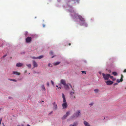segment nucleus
I'll use <instances>...</instances> for the list:
<instances>
[{"instance_id": "nucleus-1", "label": "nucleus", "mask_w": 126, "mask_h": 126, "mask_svg": "<svg viewBox=\"0 0 126 126\" xmlns=\"http://www.w3.org/2000/svg\"><path fill=\"white\" fill-rule=\"evenodd\" d=\"M74 3H79V0H71L70 1L67 0V7L69 8L68 9L69 11L70 12V14L72 18L74 21L78 22V23L81 26H83L85 27H87L88 25L85 21V19L83 18L80 15H79L78 14L75 13V12L73 10L71 6H70L69 4V2L72 3L73 2Z\"/></svg>"}, {"instance_id": "nucleus-2", "label": "nucleus", "mask_w": 126, "mask_h": 126, "mask_svg": "<svg viewBox=\"0 0 126 126\" xmlns=\"http://www.w3.org/2000/svg\"><path fill=\"white\" fill-rule=\"evenodd\" d=\"M62 98L63 99V103L62 104V106L63 109H65L67 108L68 105L66 102L65 96L63 93H62Z\"/></svg>"}, {"instance_id": "nucleus-3", "label": "nucleus", "mask_w": 126, "mask_h": 126, "mask_svg": "<svg viewBox=\"0 0 126 126\" xmlns=\"http://www.w3.org/2000/svg\"><path fill=\"white\" fill-rule=\"evenodd\" d=\"M80 110H78L71 117V119H73L79 117L81 115Z\"/></svg>"}, {"instance_id": "nucleus-4", "label": "nucleus", "mask_w": 126, "mask_h": 126, "mask_svg": "<svg viewBox=\"0 0 126 126\" xmlns=\"http://www.w3.org/2000/svg\"><path fill=\"white\" fill-rule=\"evenodd\" d=\"M103 76L105 80H108L110 77V74L102 73Z\"/></svg>"}, {"instance_id": "nucleus-5", "label": "nucleus", "mask_w": 126, "mask_h": 126, "mask_svg": "<svg viewBox=\"0 0 126 126\" xmlns=\"http://www.w3.org/2000/svg\"><path fill=\"white\" fill-rule=\"evenodd\" d=\"M53 105V109L54 110H56L58 108L57 105L55 102H53L52 103Z\"/></svg>"}, {"instance_id": "nucleus-6", "label": "nucleus", "mask_w": 126, "mask_h": 126, "mask_svg": "<svg viewBox=\"0 0 126 126\" xmlns=\"http://www.w3.org/2000/svg\"><path fill=\"white\" fill-rule=\"evenodd\" d=\"M105 82L107 85H110L112 84L113 83V82L112 81L110 80H108L105 81Z\"/></svg>"}, {"instance_id": "nucleus-7", "label": "nucleus", "mask_w": 126, "mask_h": 126, "mask_svg": "<svg viewBox=\"0 0 126 126\" xmlns=\"http://www.w3.org/2000/svg\"><path fill=\"white\" fill-rule=\"evenodd\" d=\"M32 40V38L30 37H28L26 39V41L27 43H28L30 42Z\"/></svg>"}, {"instance_id": "nucleus-8", "label": "nucleus", "mask_w": 126, "mask_h": 126, "mask_svg": "<svg viewBox=\"0 0 126 126\" xmlns=\"http://www.w3.org/2000/svg\"><path fill=\"white\" fill-rule=\"evenodd\" d=\"M70 94L71 96V97L72 98H75V94L74 92H70Z\"/></svg>"}, {"instance_id": "nucleus-9", "label": "nucleus", "mask_w": 126, "mask_h": 126, "mask_svg": "<svg viewBox=\"0 0 126 126\" xmlns=\"http://www.w3.org/2000/svg\"><path fill=\"white\" fill-rule=\"evenodd\" d=\"M23 64L20 63H17L16 66L18 67H22Z\"/></svg>"}, {"instance_id": "nucleus-10", "label": "nucleus", "mask_w": 126, "mask_h": 126, "mask_svg": "<svg viewBox=\"0 0 126 126\" xmlns=\"http://www.w3.org/2000/svg\"><path fill=\"white\" fill-rule=\"evenodd\" d=\"M60 81L61 83L63 86L66 84L65 80L64 79H61Z\"/></svg>"}, {"instance_id": "nucleus-11", "label": "nucleus", "mask_w": 126, "mask_h": 126, "mask_svg": "<svg viewBox=\"0 0 126 126\" xmlns=\"http://www.w3.org/2000/svg\"><path fill=\"white\" fill-rule=\"evenodd\" d=\"M12 74H15L17 75H20V73L19 72H18L17 71H13L12 72Z\"/></svg>"}, {"instance_id": "nucleus-12", "label": "nucleus", "mask_w": 126, "mask_h": 126, "mask_svg": "<svg viewBox=\"0 0 126 126\" xmlns=\"http://www.w3.org/2000/svg\"><path fill=\"white\" fill-rule=\"evenodd\" d=\"M83 123L85 126H91L89 123L86 121H84Z\"/></svg>"}, {"instance_id": "nucleus-13", "label": "nucleus", "mask_w": 126, "mask_h": 126, "mask_svg": "<svg viewBox=\"0 0 126 126\" xmlns=\"http://www.w3.org/2000/svg\"><path fill=\"white\" fill-rule=\"evenodd\" d=\"M123 76L122 75H121V77L120 80L119 79H118L117 80V82L118 83H119L120 82H122L123 80Z\"/></svg>"}, {"instance_id": "nucleus-14", "label": "nucleus", "mask_w": 126, "mask_h": 126, "mask_svg": "<svg viewBox=\"0 0 126 126\" xmlns=\"http://www.w3.org/2000/svg\"><path fill=\"white\" fill-rule=\"evenodd\" d=\"M41 88L43 91H45L46 89L44 85H41Z\"/></svg>"}, {"instance_id": "nucleus-15", "label": "nucleus", "mask_w": 126, "mask_h": 126, "mask_svg": "<svg viewBox=\"0 0 126 126\" xmlns=\"http://www.w3.org/2000/svg\"><path fill=\"white\" fill-rule=\"evenodd\" d=\"M33 63L34 67H36L38 66V65L35 61H33Z\"/></svg>"}, {"instance_id": "nucleus-16", "label": "nucleus", "mask_w": 126, "mask_h": 126, "mask_svg": "<svg viewBox=\"0 0 126 126\" xmlns=\"http://www.w3.org/2000/svg\"><path fill=\"white\" fill-rule=\"evenodd\" d=\"M78 125V123L77 122H74L73 125L70 124V126H77Z\"/></svg>"}, {"instance_id": "nucleus-17", "label": "nucleus", "mask_w": 126, "mask_h": 126, "mask_svg": "<svg viewBox=\"0 0 126 126\" xmlns=\"http://www.w3.org/2000/svg\"><path fill=\"white\" fill-rule=\"evenodd\" d=\"M63 86H64V88L66 89H69V85L68 84H66L64 85Z\"/></svg>"}, {"instance_id": "nucleus-18", "label": "nucleus", "mask_w": 126, "mask_h": 126, "mask_svg": "<svg viewBox=\"0 0 126 126\" xmlns=\"http://www.w3.org/2000/svg\"><path fill=\"white\" fill-rule=\"evenodd\" d=\"M60 62H57L54 63V64L55 65H58L60 63Z\"/></svg>"}, {"instance_id": "nucleus-19", "label": "nucleus", "mask_w": 126, "mask_h": 126, "mask_svg": "<svg viewBox=\"0 0 126 126\" xmlns=\"http://www.w3.org/2000/svg\"><path fill=\"white\" fill-rule=\"evenodd\" d=\"M43 57H44V56L43 55H41L38 57L37 59H41L42 58H43Z\"/></svg>"}, {"instance_id": "nucleus-20", "label": "nucleus", "mask_w": 126, "mask_h": 126, "mask_svg": "<svg viewBox=\"0 0 126 126\" xmlns=\"http://www.w3.org/2000/svg\"><path fill=\"white\" fill-rule=\"evenodd\" d=\"M67 117V116H66L65 115H64L62 117V119L63 120H64L65 119L66 117Z\"/></svg>"}, {"instance_id": "nucleus-21", "label": "nucleus", "mask_w": 126, "mask_h": 126, "mask_svg": "<svg viewBox=\"0 0 126 126\" xmlns=\"http://www.w3.org/2000/svg\"><path fill=\"white\" fill-rule=\"evenodd\" d=\"M112 74L115 76H116L117 74L116 72H113L112 73Z\"/></svg>"}, {"instance_id": "nucleus-22", "label": "nucleus", "mask_w": 126, "mask_h": 126, "mask_svg": "<svg viewBox=\"0 0 126 126\" xmlns=\"http://www.w3.org/2000/svg\"><path fill=\"white\" fill-rule=\"evenodd\" d=\"M70 114V112H67L65 115H66V116L67 117Z\"/></svg>"}, {"instance_id": "nucleus-23", "label": "nucleus", "mask_w": 126, "mask_h": 126, "mask_svg": "<svg viewBox=\"0 0 126 126\" xmlns=\"http://www.w3.org/2000/svg\"><path fill=\"white\" fill-rule=\"evenodd\" d=\"M8 79L10 81H13L15 82H16L17 81L15 79Z\"/></svg>"}, {"instance_id": "nucleus-24", "label": "nucleus", "mask_w": 126, "mask_h": 126, "mask_svg": "<svg viewBox=\"0 0 126 126\" xmlns=\"http://www.w3.org/2000/svg\"><path fill=\"white\" fill-rule=\"evenodd\" d=\"M99 91V90L98 89H96L94 90V91L96 93H98Z\"/></svg>"}, {"instance_id": "nucleus-25", "label": "nucleus", "mask_w": 126, "mask_h": 126, "mask_svg": "<svg viewBox=\"0 0 126 126\" xmlns=\"http://www.w3.org/2000/svg\"><path fill=\"white\" fill-rule=\"evenodd\" d=\"M26 65L29 68H30L31 67V64H27Z\"/></svg>"}, {"instance_id": "nucleus-26", "label": "nucleus", "mask_w": 126, "mask_h": 126, "mask_svg": "<svg viewBox=\"0 0 126 126\" xmlns=\"http://www.w3.org/2000/svg\"><path fill=\"white\" fill-rule=\"evenodd\" d=\"M94 104V103H93V102H92V103H90L89 104V105L90 106H92L93 104Z\"/></svg>"}, {"instance_id": "nucleus-27", "label": "nucleus", "mask_w": 126, "mask_h": 126, "mask_svg": "<svg viewBox=\"0 0 126 126\" xmlns=\"http://www.w3.org/2000/svg\"><path fill=\"white\" fill-rule=\"evenodd\" d=\"M51 83L52 84V85H54V82L52 81V80L51 81Z\"/></svg>"}, {"instance_id": "nucleus-28", "label": "nucleus", "mask_w": 126, "mask_h": 126, "mask_svg": "<svg viewBox=\"0 0 126 126\" xmlns=\"http://www.w3.org/2000/svg\"><path fill=\"white\" fill-rule=\"evenodd\" d=\"M110 78L111 79H113V76H110Z\"/></svg>"}, {"instance_id": "nucleus-29", "label": "nucleus", "mask_w": 126, "mask_h": 126, "mask_svg": "<svg viewBox=\"0 0 126 126\" xmlns=\"http://www.w3.org/2000/svg\"><path fill=\"white\" fill-rule=\"evenodd\" d=\"M2 120V118H0V125L1 124V123Z\"/></svg>"}, {"instance_id": "nucleus-30", "label": "nucleus", "mask_w": 126, "mask_h": 126, "mask_svg": "<svg viewBox=\"0 0 126 126\" xmlns=\"http://www.w3.org/2000/svg\"><path fill=\"white\" fill-rule=\"evenodd\" d=\"M7 55V54H5V55H4L3 57H2V58H4V57H5Z\"/></svg>"}, {"instance_id": "nucleus-31", "label": "nucleus", "mask_w": 126, "mask_h": 126, "mask_svg": "<svg viewBox=\"0 0 126 126\" xmlns=\"http://www.w3.org/2000/svg\"><path fill=\"white\" fill-rule=\"evenodd\" d=\"M51 64L50 63H49L48 65V66L49 67H52V66H51Z\"/></svg>"}, {"instance_id": "nucleus-32", "label": "nucleus", "mask_w": 126, "mask_h": 126, "mask_svg": "<svg viewBox=\"0 0 126 126\" xmlns=\"http://www.w3.org/2000/svg\"><path fill=\"white\" fill-rule=\"evenodd\" d=\"M53 52L52 51H51L50 52V54L51 55H53Z\"/></svg>"}, {"instance_id": "nucleus-33", "label": "nucleus", "mask_w": 126, "mask_h": 126, "mask_svg": "<svg viewBox=\"0 0 126 126\" xmlns=\"http://www.w3.org/2000/svg\"><path fill=\"white\" fill-rule=\"evenodd\" d=\"M47 86H49V82H48L47 83Z\"/></svg>"}, {"instance_id": "nucleus-34", "label": "nucleus", "mask_w": 126, "mask_h": 126, "mask_svg": "<svg viewBox=\"0 0 126 126\" xmlns=\"http://www.w3.org/2000/svg\"><path fill=\"white\" fill-rule=\"evenodd\" d=\"M82 73L83 74L84 73H85V74H86V72L85 71H82Z\"/></svg>"}, {"instance_id": "nucleus-35", "label": "nucleus", "mask_w": 126, "mask_h": 126, "mask_svg": "<svg viewBox=\"0 0 126 126\" xmlns=\"http://www.w3.org/2000/svg\"><path fill=\"white\" fill-rule=\"evenodd\" d=\"M32 58L33 59H37V57H32Z\"/></svg>"}, {"instance_id": "nucleus-36", "label": "nucleus", "mask_w": 126, "mask_h": 126, "mask_svg": "<svg viewBox=\"0 0 126 126\" xmlns=\"http://www.w3.org/2000/svg\"><path fill=\"white\" fill-rule=\"evenodd\" d=\"M28 33V32H25V35H26Z\"/></svg>"}, {"instance_id": "nucleus-37", "label": "nucleus", "mask_w": 126, "mask_h": 126, "mask_svg": "<svg viewBox=\"0 0 126 126\" xmlns=\"http://www.w3.org/2000/svg\"><path fill=\"white\" fill-rule=\"evenodd\" d=\"M117 84H118V83H115L113 85H117Z\"/></svg>"}, {"instance_id": "nucleus-38", "label": "nucleus", "mask_w": 126, "mask_h": 126, "mask_svg": "<svg viewBox=\"0 0 126 126\" xmlns=\"http://www.w3.org/2000/svg\"><path fill=\"white\" fill-rule=\"evenodd\" d=\"M115 80H116V79L114 78H113V79H112V80L113 81Z\"/></svg>"}, {"instance_id": "nucleus-39", "label": "nucleus", "mask_w": 126, "mask_h": 126, "mask_svg": "<svg viewBox=\"0 0 126 126\" xmlns=\"http://www.w3.org/2000/svg\"><path fill=\"white\" fill-rule=\"evenodd\" d=\"M52 111H51L50 113L49 114V115H50L52 113Z\"/></svg>"}, {"instance_id": "nucleus-40", "label": "nucleus", "mask_w": 126, "mask_h": 126, "mask_svg": "<svg viewBox=\"0 0 126 126\" xmlns=\"http://www.w3.org/2000/svg\"><path fill=\"white\" fill-rule=\"evenodd\" d=\"M69 84V85L71 87V88H72V86L70 84Z\"/></svg>"}, {"instance_id": "nucleus-41", "label": "nucleus", "mask_w": 126, "mask_h": 126, "mask_svg": "<svg viewBox=\"0 0 126 126\" xmlns=\"http://www.w3.org/2000/svg\"><path fill=\"white\" fill-rule=\"evenodd\" d=\"M124 72H126V69H125L124 71Z\"/></svg>"}, {"instance_id": "nucleus-42", "label": "nucleus", "mask_w": 126, "mask_h": 126, "mask_svg": "<svg viewBox=\"0 0 126 126\" xmlns=\"http://www.w3.org/2000/svg\"><path fill=\"white\" fill-rule=\"evenodd\" d=\"M2 124H3V126H5V125L4 124V123H2Z\"/></svg>"}, {"instance_id": "nucleus-43", "label": "nucleus", "mask_w": 126, "mask_h": 126, "mask_svg": "<svg viewBox=\"0 0 126 126\" xmlns=\"http://www.w3.org/2000/svg\"><path fill=\"white\" fill-rule=\"evenodd\" d=\"M99 73L100 74H101V72H99Z\"/></svg>"}, {"instance_id": "nucleus-44", "label": "nucleus", "mask_w": 126, "mask_h": 126, "mask_svg": "<svg viewBox=\"0 0 126 126\" xmlns=\"http://www.w3.org/2000/svg\"><path fill=\"white\" fill-rule=\"evenodd\" d=\"M43 27H45V25H44V24H43Z\"/></svg>"}, {"instance_id": "nucleus-45", "label": "nucleus", "mask_w": 126, "mask_h": 126, "mask_svg": "<svg viewBox=\"0 0 126 126\" xmlns=\"http://www.w3.org/2000/svg\"><path fill=\"white\" fill-rule=\"evenodd\" d=\"M58 2H60V0H58Z\"/></svg>"}, {"instance_id": "nucleus-46", "label": "nucleus", "mask_w": 126, "mask_h": 126, "mask_svg": "<svg viewBox=\"0 0 126 126\" xmlns=\"http://www.w3.org/2000/svg\"><path fill=\"white\" fill-rule=\"evenodd\" d=\"M27 71H26V70L25 71V73H27Z\"/></svg>"}, {"instance_id": "nucleus-47", "label": "nucleus", "mask_w": 126, "mask_h": 126, "mask_svg": "<svg viewBox=\"0 0 126 126\" xmlns=\"http://www.w3.org/2000/svg\"><path fill=\"white\" fill-rule=\"evenodd\" d=\"M17 126H21L20 125H18Z\"/></svg>"}, {"instance_id": "nucleus-48", "label": "nucleus", "mask_w": 126, "mask_h": 126, "mask_svg": "<svg viewBox=\"0 0 126 126\" xmlns=\"http://www.w3.org/2000/svg\"><path fill=\"white\" fill-rule=\"evenodd\" d=\"M54 56H53L52 57V58H53L54 57Z\"/></svg>"}, {"instance_id": "nucleus-49", "label": "nucleus", "mask_w": 126, "mask_h": 126, "mask_svg": "<svg viewBox=\"0 0 126 126\" xmlns=\"http://www.w3.org/2000/svg\"><path fill=\"white\" fill-rule=\"evenodd\" d=\"M58 88H60V87H58Z\"/></svg>"}, {"instance_id": "nucleus-50", "label": "nucleus", "mask_w": 126, "mask_h": 126, "mask_svg": "<svg viewBox=\"0 0 126 126\" xmlns=\"http://www.w3.org/2000/svg\"><path fill=\"white\" fill-rule=\"evenodd\" d=\"M71 45V44H70V43H69V45Z\"/></svg>"}, {"instance_id": "nucleus-51", "label": "nucleus", "mask_w": 126, "mask_h": 126, "mask_svg": "<svg viewBox=\"0 0 126 126\" xmlns=\"http://www.w3.org/2000/svg\"><path fill=\"white\" fill-rule=\"evenodd\" d=\"M21 125L22 126H23V124H22Z\"/></svg>"}, {"instance_id": "nucleus-52", "label": "nucleus", "mask_w": 126, "mask_h": 126, "mask_svg": "<svg viewBox=\"0 0 126 126\" xmlns=\"http://www.w3.org/2000/svg\"><path fill=\"white\" fill-rule=\"evenodd\" d=\"M56 87H58V85H56Z\"/></svg>"}, {"instance_id": "nucleus-53", "label": "nucleus", "mask_w": 126, "mask_h": 126, "mask_svg": "<svg viewBox=\"0 0 126 126\" xmlns=\"http://www.w3.org/2000/svg\"><path fill=\"white\" fill-rule=\"evenodd\" d=\"M43 102V101H41V102Z\"/></svg>"}, {"instance_id": "nucleus-54", "label": "nucleus", "mask_w": 126, "mask_h": 126, "mask_svg": "<svg viewBox=\"0 0 126 126\" xmlns=\"http://www.w3.org/2000/svg\"><path fill=\"white\" fill-rule=\"evenodd\" d=\"M36 18V17H35V18Z\"/></svg>"}, {"instance_id": "nucleus-55", "label": "nucleus", "mask_w": 126, "mask_h": 126, "mask_svg": "<svg viewBox=\"0 0 126 126\" xmlns=\"http://www.w3.org/2000/svg\"><path fill=\"white\" fill-rule=\"evenodd\" d=\"M28 74H30V73H28Z\"/></svg>"}, {"instance_id": "nucleus-56", "label": "nucleus", "mask_w": 126, "mask_h": 126, "mask_svg": "<svg viewBox=\"0 0 126 126\" xmlns=\"http://www.w3.org/2000/svg\"><path fill=\"white\" fill-rule=\"evenodd\" d=\"M1 109H0V110Z\"/></svg>"}]
</instances>
